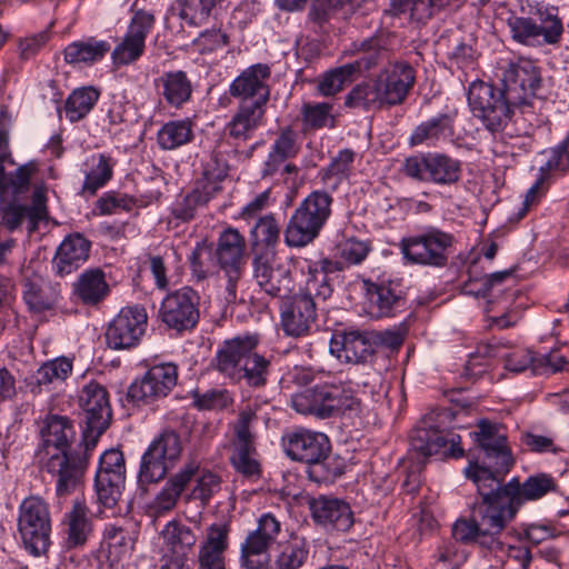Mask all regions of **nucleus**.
<instances>
[{
	"mask_svg": "<svg viewBox=\"0 0 569 569\" xmlns=\"http://www.w3.org/2000/svg\"><path fill=\"white\" fill-rule=\"evenodd\" d=\"M43 449L38 452L41 470L57 478V493H71L81 483L88 467L91 447L89 436L83 431V439L76 448L71 442L76 431L66 417L52 416L41 431Z\"/></svg>",
	"mask_w": 569,
	"mask_h": 569,
	"instance_id": "3",
	"label": "nucleus"
},
{
	"mask_svg": "<svg viewBox=\"0 0 569 569\" xmlns=\"http://www.w3.org/2000/svg\"><path fill=\"white\" fill-rule=\"evenodd\" d=\"M284 449L292 460L309 466L308 476L315 482H331L345 471L342 460L330 455L329 438L322 432L301 429L289 433L286 437Z\"/></svg>",
	"mask_w": 569,
	"mask_h": 569,
	"instance_id": "6",
	"label": "nucleus"
},
{
	"mask_svg": "<svg viewBox=\"0 0 569 569\" xmlns=\"http://www.w3.org/2000/svg\"><path fill=\"white\" fill-rule=\"evenodd\" d=\"M219 191V183L210 180L206 174L197 181L196 188L191 192L174 203L171 213L176 219L188 222L194 218L197 209L206 206Z\"/></svg>",
	"mask_w": 569,
	"mask_h": 569,
	"instance_id": "34",
	"label": "nucleus"
},
{
	"mask_svg": "<svg viewBox=\"0 0 569 569\" xmlns=\"http://www.w3.org/2000/svg\"><path fill=\"white\" fill-rule=\"evenodd\" d=\"M99 91L93 87L76 89L66 100L64 111L71 122L83 119L99 99Z\"/></svg>",
	"mask_w": 569,
	"mask_h": 569,
	"instance_id": "43",
	"label": "nucleus"
},
{
	"mask_svg": "<svg viewBox=\"0 0 569 569\" xmlns=\"http://www.w3.org/2000/svg\"><path fill=\"white\" fill-rule=\"evenodd\" d=\"M266 104L253 103L251 100L241 101L226 130L231 138L247 141L262 124Z\"/></svg>",
	"mask_w": 569,
	"mask_h": 569,
	"instance_id": "33",
	"label": "nucleus"
},
{
	"mask_svg": "<svg viewBox=\"0 0 569 569\" xmlns=\"http://www.w3.org/2000/svg\"><path fill=\"white\" fill-rule=\"evenodd\" d=\"M271 69L266 63L246 68L230 84L229 94L233 98L251 100L253 103L267 104L270 98L268 81Z\"/></svg>",
	"mask_w": 569,
	"mask_h": 569,
	"instance_id": "25",
	"label": "nucleus"
},
{
	"mask_svg": "<svg viewBox=\"0 0 569 569\" xmlns=\"http://www.w3.org/2000/svg\"><path fill=\"white\" fill-rule=\"evenodd\" d=\"M164 552L160 569H190V555L197 543L194 531L180 521H169L161 531Z\"/></svg>",
	"mask_w": 569,
	"mask_h": 569,
	"instance_id": "17",
	"label": "nucleus"
},
{
	"mask_svg": "<svg viewBox=\"0 0 569 569\" xmlns=\"http://www.w3.org/2000/svg\"><path fill=\"white\" fill-rule=\"evenodd\" d=\"M353 160L355 152L352 150L343 149L339 151L330 164L321 172L323 183L335 189L348 176Z\"/></svg>",
	"mask_w": 569,
	"mask_h": 569,
	"instance_id": "52",
	"label": "nucleus"
},
{
	"mask_svg": "<svg viewBox=\"0 0 569 569\" xmlns=\"http://www.w3.org/2000/svg\"><path fill=\"white\" fill-rule=\"evenodd\" d=\"M196 485L188 496L189 499H197L202 502L203 506L208 505L212 496L220 489V478L210 472L206 471L198 473L194 478Z\"/></svg>",
	"mask_w": 569,
	"mask_h": 569,
	"instance_id": "58",
	"label": "nucleus"
},
{
	"mask_svg": "<svg viewBox=\"0 0 569 569\" xmlns=\"http://www.w3.org/2000/svg\"><path fill=\"white\" fill-rule=\"evenodd\" d=\"M551 170H569V136L559 146L553 148L550 152V158L540 171L548 173Z\"/></svg>",
	"mask_w": 569,
	"mask_h": 569,
	"instance_id": "64",
	"label": "nucleus"
},
{
	"mask_svg": "<svg viewBox=\"0 0 569 569\" xmlns=\"http://www.w3.org/2000/svg\"><path fill=\"white\" fill-rule=\"evenodd\" d=\"M253 279L270 297H283L291 290V272L269 254H258L252 260Z\"/></svg>",
	"mask_w": 569,
	"mask_h": 569,
	"instance_id": "27",
	"label": "nucleus"
},
{
	"mask_svg": "<svg viewBox=\"0 0 569 569\" xmlns=\"http://www.w3.org/2000/svg\"><path fill=\"white\" fill-rule=\"evenodd\" d=\"M501 81V88L480 80L473 81L468 90V103L473 114L491 132L503 130L516 110L531 104L541 78L532 61L519 60L509 64Z\"/></svg>",
	"mask_w": 569,
	"mask_h": 569,
	"instance_id": "2",
	"label": "nucleus"
},
{
	"mask_svg": "<svg viewBox=\"0 0 569 569\" xmlns=\"http://www.w3.org/2000/svg\"><path fill=\"white\" fill-rule=\"evenodd\" d=\"M79 407L86 423L84 432L90 438L91 447H96L98 438L106 431L111 420L106 388L96 381L86 385L79 395Z\"/></svg>",
	"mask_w": 569,
	"mask_h": 569,
	"instance_id": "16",
	"label": "nucleus"
},
{
	"mask_svg": "<svg viewBox=\"0 0 569 569\" xmlns=\"http://www.w3.org/2000/svg\"><path fill=\"white\" fill-rule=\"evenodd\" d=\"M453 242L451 233L430 228L417 236L403 238L400 248L411 263L441 268L448 262Z\"/></svg>",
	"mask_w": 569,
	"mask_h": 569,
	"instance_id": "10",
	"label": "nucleus"
},
{
	"mask_svg": "<svg viewBox=\"0 0 569 569\" xmlns=\"http://www.w3.org/2000/svg\"><path fill=\"white\" fill-rule=\"evenodd\" d=\"M214 0H181L180 17L189 24L203 23L210 16Z\"/></svg>",
	"mask_w": 569,
	"mask_h": 569,
	"instance_id": "57",
	"label": "nucleus"
},
{
	"mask_svg": "<svg viewBox=\"0 0 569 569\" xmlns=\"http://www.w3.org/2000/svg\"><path fill=\"white\" fill-rule=\"evenodd\" d=\"M269 372L270 360L253 350L249 352V357L243 362L239 382L244 380L249 387L261 388L266 386Z\"/></svg>",
	"mask_w": 569,
	"mask_h": 569,
	"instance_id": "44",
	"label": "nucleus"
},
{
	"mask_svg": "<svg viewBox=\"0 0 569 569\" xmlns=\"http://www.w3.org/2000/svg\"><path fill=\"white\" fill-rule=\"evenodd\" d=\"M74 295L84 303L94 306L109 295V286L104 272L100 269H89L80 274L73 284Z\"/></svg>",
	"mask_w": 569,
	"mask_h": 569,
	"instance_id": "38",
	"label": "nucleus"
},
{
	"mask_svg": "<svg viewBox=\"0 0 569 569\" xmlns=\"http://www.w3.org/2000/svg\"><path fill=\"white\" fill-rule=\"evenodd\" d=\"M154 16L142 9L134 11L122 41L113 49L114 66H127L137 61L144 52L146 38L154 26Z\"/></svg>",
	"mask_w": 569,
	"mask_h": 569,
	"instance_id": "22",
	"label": "nucleus"
},
{
	"mask_svg": "<svg viewBox=\"0 0 569 569\" xmlns=\"http://www.w3.org/2000/svg\"><path fill=\"white\" fill-rule=\"evenodd\" d=\"M178 368L171 362L151 367L141 379L131 383L128 397L137 403H150L167 397L177 385Z\"/></svg>",
	"mask_w": 569,
	"mask_h": 569,
	"instance_id": "19",
	"label": "nucleus"
},
{
	"mask_svg": "<svg viewBox=\"0 0 569 569\" xmlns=\"http://www.w3.org/2000/svg\"><path fill=\"white\" fill-rule=\"evenodd\" d=\"M257 419V412L250 406L239 411L237 421L233 423V446H254L256 436L252 432V426Z\"/></svg>",
	"mask_w": 569,
	"mask_h": 569,
	"instance_id": "55",
	"label": "nucleus"
},
{
	"mask_svg": "<svg viewBox=\"0 0 569 569\" xmlns=\"http://www.w3.org/2000/svg\"><path fill=\"white\" fill-rule=\"evenodd\" d=\"M246 248L244 237L234 228H227L218 237L214 257L227 278V301L237 299L238 282L244 271Z\"/></svg>",
	"mask_w": 569,
	"mask_h": 569,
	"instance_id": "11",
	"label": "nucleus"
},
{
	"mask_svg": "<svg viewBox=\"0 0 569 569\" xmlns=\"http://www.w3.org/2000/svg\"><path fill=\"white\" fill-rule=\"evenodd\" d=\"M351 70L352 67H348L346 63L327 71L318 82V91L326 97L340 92L347 84L355 80Z\"/></svg>",
	"mask_w": 569,
	"mask_h": 569,
	"instance_id": "51",
	"label": "nucleus"
},
{
	"mask_svg": "<svg viewBox=\"0 0 569 569\" xmlns=\"http://www.w3.org/2000/svg\"><path fill=\"white\" fill-rule=\"evenodd\" d=\"M200 471V462L190 459L183 463V466L168 479L169 483L180 496L188 488V486L194 480Z\"/></svg>",
	"mask_w": 569,
	"mask_h": 569,
	"instance_id": "63",
	"label": "nucleus"
},
{
	"mask_svg": "<svg viewBox=\"0 0 569 569\" xmlns=\"http://www.w3.org/2000/svg\"><path fill=\"white\" fill-rule=\"evenodd\" d=\"M446 131H452V119L449 114L443 113L419 124L411 134L410 142L412 146H417L433 141L445 134Z\"/></svg>",
	"mask_w": 569,
	"mask_h": 569,
	"instance_id": "47",
	"label": "nucleus"
},
{
	"mask_svg": "<svg viewBox=\"0 0 569 569\" xmlns=\"http://www.w3.org/2000/svg\"><path fill=\"white\" fill-rule=\"evenodd\" d=\"M259 339L256 335L237 336L224 340L218 348L211 366L224 378L239 383V375L249 352L256 350Z\"/></svg>",
	"mask_w": 569,
	"mask_h": 569,
	"instance_id": "24",
	"label": "nucleus"
},
{
	"mask_svg": "<svg viewBox=\"0 0 569 569\" xmlns=\"http://www.w3.org/2000/svg\"><path fill=\"white\" fill-rule=\"evenodd\" d=\"M371 313L376 317L395 316L406 305V298L392 282L370 284L368 287Z\"/></svg>",
	"mask_w": 569,
	"mask_h": 569,
	"instance_id": "35",
	"label": "nucleus"
},
{
	"mask_svg": "<svg viewBox=\"0 0 569 569\" xmlns=\"http://www.w3.org/2000/svg\"><path fill=\"white\" fill-rule=\"evenodd\" d=\"M200 296L191 287L169 292L162 300L159 317L170 329L178 332L193 329L200 319Z\"/></svg>",
	"mask_w": 569,
	"mask_h": 569,
	"instance_id": "15",
	"label": "nucleus"
},
{
	"mask_svg": "<svg viewBox=\"0 0 569 569\" xmlns=\"http://www.w3.org/2000/svg\"><path fill=\"white\" fill-rule=\"evenodd\" d=\"M147 312L141 306L126 307L110 322L106 341L114 350L134 347L143 335L147 326Z\"/></svg>",
	"mask_w": 569,
	"mask_h": 569,
	"instance_id": "21",
	"label": "nucleus"
},
{
	"mask_svg": "<svg viewBox=\"0 0 569 569\" xmlns=\"http://www.w3.org/2000/svg\"><path fill=\"white\" fill-rule=\"evenodd\" d=\"M160 96L168 106L180 109L191 99L192 84L184 71L164 72L158 80Z\"/></svg>",
	"mask_w": 569,
	"mask_h": 569,
	"instance_id": "36",
	"label": "nucleus"
},
{
	"mask_svg": "<svg viewBox=\"0 0 569 569\" xmlns=\"http://www.w3.org/2000/svg\"><path fill=\"white\" fill-rule=\"evenodd\" d=\"M291 405L299 413L326 419L356 409L358 400L347 383L326 381L295 393Z\"/></svg>",
	"mask_w": 569,
	"mask_h": 569,
	"instance_id": "7",
	"label": "nucleus"
},
{
	"mask_svg": "<svg viewBox=\"0 0 569 569\" xmlns=\"http://www.w3.org/2000/svg\"><path fill=\"white\" fill-rule=\"evenodd\" d=\"M309 506L315 522L327 530L347 531L353 525V512L341 499L319 496Z\"/></svg>",
	"mask_w": 569,
	"mask_h": 569,
	"instance_id": "28",
	"label": "nucleus"
},
{
	"mask_svg": "<svg viewBox=\"0 0 569 569\" xmlns=\"http://www.w3.org/2000/svg\"><path fill=\"white\" fill-rule=\"evenodd\" d=\"M415 83V68L407 61H396L372 81L356 86L347 94L345 104L367 111L389 109L403 103Z\"/></svg>",
	"mask_w": 569,
	"mask_h": 569,
	"instance_id": "4",
	"label": "nucleus"
},
{
	"mask_svg": "<svg viewBox=\"0 0 569 569\" xmlns=\"http://www.w3.org/2000/svg\"><path fill=\"white\" fill-rule=\"evenodd\" d=\"M18 529L26 548L34 556L48 551L51 541L49 507L40 497L26 498L19 508Z\"/></svg>",
	"mask_w": 569,
	"mask_h": 569,
	"instance_id": "9",
	"label": "nucleus"
},
{
	"mask_svg": "<svg viewBox=\"0 0 569 569\" xmlns=\"http://www.w3.org/2000/svg\"><path fill=\"white\" fill-rule=\"evenodd\" d=\"M332 291L333 290L327 274L325 272H319L317 268L310 267L305 288L300 293H298V296L301 298H309V300H315L318 306L319 302H325L330 298Z\"/></svg>",
	"mask_w": 569,
	"mask_h": 569,
	"instance_id": "50",
	"label": "nucleus"
},
{
	"mask_svg": "<svg viewBox=\"0 0 569 569\" xmlns=\"http://www.w3.org/2000/svg\"><path fill=\"white\" fill-rule=\"evenodd\" d=\"M403 172L420 182L450 186L459 181L461 164L448 154L430 152L407 158Z\"/></svg>",
	"mask_w": 569,
	"mask_h": 569,
	"instance_id": "13",
	"label": "nucleus"
},
{
	"mask_svg": "<svg viewBox=\"0 0 569 569\" xmlns=\"http://www.w3.org/2000/svg\"><path fill=\"white\" fill-rule=\"evenodd\" d=\"M90 247V241L83 236L79 233L68 236L58 247L52 260L57 274L63 277L76 271L87 261Z\"/></svg>",
	"mask_w": 569,
	"mask_h": 569,
	"instance_id": "31",
	"label": "nucleus"
},
{
	"mask_svg": "<svg viewBox=\"0 0 569 569\" xmlns=\"http://www.w3.org/2000/svg\"><path fill=\"white\" fill-rule=\"evenodd\" d=\"M110 51V44L103 40L79 41L64 49L68 63H93L101 60Z\"/></svg>",
	"mask_w": 569,
	"mask_h": 569,
	"instance_id": "40",
	"label": "nucleus"
},
{
	"mask_svg": "<svg viewBox=\"0 0 569 569\" xmlns=\"http://www.w3.org/2000/svg\"><path fill=\"white\" fill-rule=\"evenodd\" d=\"M512 38L525 46L556 44L561 39L563 27L557 14L538 11L536 18L516 17L509 20Z\"/></svg>",
	"mask_w": 569,
	"mask_h": 569,
	"instance_id": "14",
	"label": "nucleus"
},
{
	"mask_svg": "<svg viewBox=\"0 0 569 569\" xmlns=\"http://www.w3.org/2000/svg\"><path fill=\"white\" fill-rule=\"evenodd\" d=\"M461 437L451 431H443L435 428L431 418H426L416 427L410 437L411 448L415 452L423 458L439 453L445 449L443 453L453 458L463 456V449L460 447Z\"/></svg>",
	"mask_w": 569,
	"mask_h": 569,
	"instance_id": "20",
	"label": "nucleus"
},
{
	"mask_svg": "<svg viewBox=\"0 0 569 569\" xmlns=\"http://www.w3.org/2000/svg\"><path fill=\"white\" fill-rule=\"evenodd\" d=\"M475 443L482 451L481 463L475 462L466 469V476L477 486L490 488L498 480H503L515 463L503 427L488 419L477 423V430L470 432Z\"/></svg>",
	"mask_w": 569,
	"mask_h": 569,
	"instance_id": "5",
	"label": "nucleus"
},
{
	"mask_svg": "<svg viewBox=\"0 0 569 569\" xmlns=\"http://www.w3.org/2000/svg\"><path fill=\"white\" fill-rule=\"evenodd\" d=\"M332 104L328 102L321 103H303L301 108L302 122L306 130H317L329 124L333 126V117L331 114Z\"/></svg>",
	"mask_w": 569,
	"mask_h": 569,
	"instance_id": "53",
	"label": "nucleus"
},
{
	"mask_svg": "<svg viewBox=\"0 0 569 569\" xmlns=\"http://www.w3.org/2000/svg\"><path fill=\"white\" fill-rule=\"evenodd\" d=\"M73 368L71 359L59 357L44 362L36 372L37 387L49 386L64 381Z\"/></svg>",
	"mask_w": 569,
	"mask_h": 569,
	"instance_id": "45",
	"label": "nucleus"
},
{
	"mask_svg": "<svg viewBox=\"0 0 569 569\" xmlns=\"http://www.w3.org/2000/svg\"><path fill=\"white\" fill-rule=\"evenodd\" d=\"M356 47V59L347 63L352 67V74L369 71L387 59V50L379 44L377 39H368Z\"/></svg>",
	"mask_w": 569,
	"mask_h": 569,
	"instance_id": "41",
	"label": "nucleus"
},
{
	"mask_svg": "<svg viewBox=\"0 0 569 569\" xmlns=\"http://www.w3.org/2000/svg\"><path fill=\"white\" fill-rule=\"evenodd\" d=\"M234 452L231 461L234 468L244 476H254L260 471L259 463L254 459V446H233Z\"/></svg>",
	"mask_w": 569,
	"mask_h": 569,
	"instance_id": "61",
	"label": "nucleus"
},
{
	"mask_svg": "<svg viewBox=\"0 0 569 569\" xmlns=\"http://www.w3.org/2000/svg\"><path fill=\"white\" fill-rule=\"evenodd\" d=\"M281 228L271 214L261 217L252 229V236L257 242L266 246H274L280 239Z\"/></svg>",
	"mask_w": 569,
	"mask_h": 569,
	"instance_id": "59",
	"label": "nucleus"
},
{
	"mask_svg": "<svg viewBox=\"0 0 569 569\" xmlns=\"http://www.w3.org/2000/svg\"><path fill=\"white\" fill-rule=\"evenodd\" d=\"M228 535L229 528L223 523H213L207 529L206 539L199 547L198 569H226Z\"/></svg>",
	"mask_w": 569,
	"mask_h": 569,
	"instance_id": "32",
	"label": "nucleus"
},
{
	"mask_svg": "<svg viewBox=\"0 0 569 569\" xmlns=\"http://www.w3.org/2000/svg\"><path fill=\"white\" fill-rule=\"evenodd\" d=\"M280 532V522L270 513L260 517L258 527L241 546V562L246 569H263L267 553Z\"/></svg>",
	"mask_w": 569,
	"mask_h": 569,
	"instance_id": "23",
	"label": "nucleus"
},
{
	"mask_svg": "<svg viewBox=\"0 0 569 569\" xmlns=\"http://www.w3.org/2000/svg\"><path fill=\"white\" fill-rule=\"evenodd\" d=\"M449 0H391L390 11L395 16L410 13L418 21L432 16V7L445 6Z\"/></svg>",
	"mask_w": 569,
	"mask_h": 569,
	"instance_id": "49",
	"label": "nucleus"
},
{
	"mask_svg": "<svg viewBox=\"0 0 569 569\" xmlns=\"http://www.w3.org/2000/svg\"><path fill=\"white\" fill-rule=\"evenodd\" d=\"M111 177L112 167L109 163V159L106 156L100 154L97 166L86 176L83 190L94 194L99 188L104 186L111 179Z\"/></svg>",
	"mask_w": 569,
	"mask_h": 569,
	"instance_id": "60",
	"label": "nucleus"
},
{
	"mask_svg": "<svg viewBox=\"0 0 569 569\" xmlns=\"http://www.w3.org/2000/svg\"><path fill=\"white\" fill-rule=\"evenodd\" d=\"M181 451L179 435L174 431L162 432L142 456L139 481L147 485L162 480L179 459Z\"/></svg>",
	"mask_w": 569,
	"mask_h": 569,
	"instance_id": "12",
	"label": "nucleus"
},
{
	"mask_svg": "<svg viewBox=\"0 0 569 569\" xmlns=\"http://www.w3.org/2000/svg\"><path fill=\"white\" fill-rule=\"evenodd\" d=\"M23 298L29 308L34 312L48 310L53 303L51 297L43 290L42 280L39 277L24 280Z\"/></svg>",
	"mask_w": 569,
	"mask_h": 569,
	"instance_id": "56",
	"label": "nucleus"
},
{
	"mask_svg": "<svg viewBox=\"0 0 569 569\" xmlns=\"http://www.w3.org/2000/svg\"><path fill=\"white\" fill-rule=\"evenodd\" d=\"M94 482L99 502L107 508H113L122 496L126 476H96Z\"/></svg>",
	"mask_w": 569,
	"mask_h": 569,
	"instance_id": "46",
	"label": "nucleus"
},
{
	"mask_svg": "<svg viewBox=\"0 0 569 569\" xmlns=\"http://www.w3.org/2000/svg\"><path fill=\"white\" fill-rule=\"evenodd\" d=\"M46 192L47 188L42 186L37 187L32 192L31 206L21 204L19 203L20 200L0 199V224L9 231H13L23 221H27L28 232H34L38 229L39 222L48 217Z\"/></svg>",
	"mask_w": 569,
	"mask_h": 569,
	"instance_id": "18",
	"label": "nucleus"
},
{
	"mask_svg": "<svg viewBox=\"0 0 569 569\" xmlns=\"http://www.w3.org/2000/svg\"><path fill=\"white\" fill-rule=\"evenodd\" d=\"M46 188L41 179V163L30 160L18 166L13 171H0V199L20 200L26 197L31 188Z\"/></svg>",
	"mask_w": 569,
	"mask_h": 569,
	"instance_id": "26",
	"label": "nucleus"
},
{
	"mask_svg": "<svg viewBox=\"0 0 569 569\" xmlns=\"http://www.w3.org/2000/svg\"><path fill=\"white\" fill-rule=\"evenodd\" d=\"M63 525L66 526L67 547L71 549L83 546L92 531L87 506L81 501H74L71 510L64 516Z\"/></svg>",
	"mask_w": 569,
	"mask_h": 569,
	"instance_id": "37",
	"label": "nucleus"
},
{
	"mask_svg": "<svg viewBox=\"0 0 569 569\" xmlns=\"http://www.w3.org/2000/svg\"><path fill=\"white\" fill-rule=\"evenodd\" d=\"M317 302L298 295L283 306L281 311V326L288 336L300 337L308 332L317 313Z\"/></svg>",
	"mask_w": 569,
	"mask_h": 569,
	"instance_id": "30",
	"label": "nucleus"
},
{
	"mask_svg": "<svg viewBox=\"0 0 569 569\" xmlns=\"http://www.w3.org/2000/svg\"><path fill=\"white\" fill-rule=\"evenodd\" d=\"M210 258L211 249L204 242H198L189 257L191 271L197 280H204L211 273Z\"/></svg>",
	"mask_w": 569,
	"mask_h": 569,
	"instance_id": "62",
	"label": "nucleus"
},
{
	"mask_svg": "<svg viewBox=\"0 0 569 569\" xmlns=\"http://www.w3.org/2000/svg\"><path fill=\"white\" fill-rule=\"evenodd\" d=\"M192 401L199 410H223L233 403V397L227 389L194 390Z\"/></svg>",
	"mask_w": 569,
	"mask_h": 569,
	"instance_id": "54",
	"label": "nucleus"
},
{
	"mask_svg": "<svg viewBox=\"0 0 569 569\" xmlns=\"http://www.w3.org/2000/svg\"><path fill=\"white\" fill-rule=\"evenodd\" d=\"M192 138V122L189 119L169 121L158 131V143L163 150H174Z\"/></svg>",
	"mask_w": 569,
	"mask_h": 569,
	"instance_id": "42",
	"label": "nucleus"
},
{
	"mask_svg": "<svg viewBox=\"0 0 569 569\" xmlns=\"http://www.w3.org/2000/svg\"><path fill=\"white\" fill-rule=\"evenodd\" d=\"M332 198L325 191H312L295 210L284 229V242L302 248L313 242L331 214Z\"/></svg>",
	"mask_w": 569,
	"mask_h": 569,
	"instance_id": "8",
	"label": "nucleus"
},
{
	"mask_svg": "<svg viewBox=\"0 0 569 569\" xmlns=\"http://www.w3.org/2000/svg\"><path fill=\"white\" fill-rule=\"evenodd\" d=\"M103 540L107 545L110 557L120 560L133 548V538L123 527L109 525L103 532Z\"/></svg>",
	"mask_w": 569,
	"mask_h": 569,
	"instance_id": "48",
	"label": "nucleus"
},
{
	"mask_svg": "<svg viewBox=\"0 0 569 569\" xmlns=\"http://www.w3.org/2000/svg\"><path fill=\"white\" fill-rule=\"evenodd\" d=\"M330 351L349 363H365L373 355L370 332L348 331L330 341Z\"/></svg>",
	"mask_w": 569,
	"mask_h": 569,
	"instance_id": "29",
	"label": "nucleus"
},
{
	"mask_svg": "<svg viewBox=\"0 0 569 569\" xmlns=\"http://www.w3.org/2000/svg\"><path fill=\"white\" fill-rule=\"evenodd\" d=\"M502 482L498 480L490 488L481 485L480 497L472 503L470 516L458 519L452 527L456 540L490 551L501 550L500 536L521 506L557 490L555 479L547 473L530 476L523 483L518 478Z\"/></svg>",
	"mask_w": 569,
	"mask_h": 569,
	"instance_id": "1",
	"label": "nucleus"
},
{
	"mask_svg": "<svg viewBox=\"0 0 569 569\" xmlns=\"http://www.w3.org/2000/svg\"><path fill=\"white\" fill-rule=\"evenodd\" d=\"M309 557V548L303 538H291L286 542L274 559L263 569H301Z\"/></svg>",
	"mask_w": 569,
	"mask_h": 569,
	"instance_id": "39",
	"label": "nucleus"
}]
</instances>
